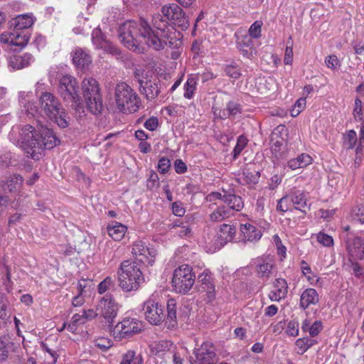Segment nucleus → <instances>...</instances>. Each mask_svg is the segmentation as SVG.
Here are the masks:
<instances>
[{
    "label": "nucleus",
    "instance_id": "obj_1",
    "mask_svg": "<svg viewBox=\"0 0 364 364\" xmlns=\"http://www.w3.org/2000/svg\"><path fill=\"white\" fill-rule=\"evenodd\" d=\"M163 16L156 14L153 16V25L156 29L153 31L146 21L141 18L139 21H128L124 22L119 30L122 43L128 49L141 53L146 46L154 50L163 49L167 44H173L170 38L168 21L178 26L186 23L181 8L176 4L165 5L161 8Z\"/></svg>",
    "mask_w": 364,
    "mask_h": 364
},
{
    "label": "nucleus",
    "instance_id": "obj_2",
    "mask_svg": "<svg viewBox=\"0 0 364 364\" xmlns=\"http://www.w3.org/2000/svg\"><path fill=\"white\" fill-rule=\"evenodd\" d=\"M9 139L34 160L41 157L44 149H51L60 144L53 131L44 126H14L9 134Z\"/></svg>",
    "mask_w": 364,
    "mask_h": 364
},
{
    "label": "nucleus",
    "instance_id": "obj_3",
    "mask_svg": "<svg viewBox=\"0 0 364 364\" xmlns=\"http://www.w3.org/2000/svg\"><path fill=\"white\" fill-rule=\"evenodd\" d=\"M19 103L25 112L31 117L40 114L57 124L61 128L68 127L67 112L61 105L59 100L51 92H43L39 97V105L34 100L32 92L20 91Z\"/></svg>",
    "mask_w": 364,
    "mask_h": 364
},
{
    "label": "nucleus",
    "instance_id": "obj_4",
    "mask_svg": "<svg viewBox=\"0 0 364 364\" xmlns=\"http://www.w3.org/2000/svg\"><path fill=\"white\" fill-rule=\"evenodd\" d=\"M119 286L124 292L135 291L144 282L141 270L136 262L125 260L117 272Z\"/></svg>",
    "mask_w": 364,
    "mask_h": 364
},
{
    "label": "nucleus",
    "instance_id": "obj_5",
    "mask_svg": "<svg viewBox=\"0 0 364 364\" xmlns=\"http://www.w3.org/2000/svg\"><path fill=\"white\" fill-rule=\"evenodd\" d=\"M114 97L117 109L124 114L136 112L141 105V100L137 94L124 82L117 85Z\"/></svg>",
    "mask_w": 364,
    "mask_h": 364
},
{
    "label": "nucleus",
    "instance_id": "obj_6",
    "mask_svg": "<svg viewBox=\"0 0 364 364\" xmlns=\"http://www.w3.org/2000/svg\"><path fill=\"white\" fill-rule=\"evenodd\" d=\"M82 90L87 109L94 114L100 113L103 105L97 81L92 77L85 78Z\"/></svg>",
    "mask_w": 364,
    "mask_h": 364
},
{
    "label": "nucleus",
    "instance_id": "obj_7",
    "mask_svg": "<svg viewBox=\"0 0 364 364\" xmlns=\"http://www.w3.org/2000/svg\"><path fill=\"white\" fill-rule=\"evenodd\" d=\"M195 281L196 275L192 267L188 264H182L173 272L172 287L176 292L186 294L191 289Z\"/></svg>",
    "mask_w": 364,
    "mask_h": 364
},
{
    "label": "nucleus",
    "instance_id": "obj_8",
    "mask_svg": "<svg viewBox=\"0 0 364 364\" xmlns=\"http://www.w3.org/2000/svg\"><path fill=\"white\" fill-rule=\"evenodd\" d=\"M58 91L65 102H72V105L78 107L81 105L78 93V82L75 77L65 75L60 79Z\"/></svg>",
    "mask_w": 364,
    "mask_h": 364
},
{
    "label": "nucleus",
    "instance_id": "obj_9",
    "mask_svg": "<svg viewBox=\"0 0 364 364\" xmlns=\"http://www.w3.org/2000/svg\"><path fill=\"white\" fill-rule=\"evenodd\" d=\"M132 254L135 259L140 263L151 266L155 261L156 250L144 242L137 240L132 245Z\"/></svg>",
    "mask_w": 364,
    "mask_h": 364
},
{
    "label": "nucleus",
    "instance_id": "obj_10",
    "mask_svg": "<svg viewBox=\"0 0 364 364\" xmlns=\"http://www.w3.org/2000/svg\"><path fill=\"white\" fill-rule=\"evenodd\" d=\"M143 328L142 322L135 318H124L114 328V337L122 338H129L134 334L139 333Z\"/></svg>",
    "mask_w": 364,
    "mask_h": 364
},
{
    "label": "nucleus",
    "instance_id": "obj_11",
    "mask_svg": "<svg viewBox=\"0 0 364 364\" xmlns=\"http://www.w3.org/2000/svg\"><path fill=\"white\" fill-rule=\"evenodd\" d=\"M119 309V304L111 294H105L99 301L97 311L107 322L112 323L117 317Z\"/></svg>",
    "mask_w": 364,
    "mask_h": 364
},
{
    "label": "nucleus",
    "instance_id": "obj_12",
    "mask_svg": "<svg viewBox=\"0 0 364 364\" xmlns=\"http://www.w3.org/2000/svg\"><path fill=\"white\" fill-rule=\"evenodd\" d=\"M143 310L145 319L152 325H160L165 319L164 306L152 298L144 302Z\"/></svg>",
    "mask_w": 364,
    "mask_h": 364
},
{
    "label": "nucleus",
    "instance_id": "obj_13",
    "mask_svg": "<svg viewBox=\"0 0 364 364\" xmlns=\"http://www.w3.org/2000/svg\"><path fill=\"white\" fill-rule=\"evenodd\" d=\"M235 235V228L233 225L223 224L220 226L219 230L210 242L209 250L215 252L220 250L225 244L232 241Z\"/></svg>",
    "mask_w": 364,
    "mask_h": 364
},
{
    "label": "nucleus",
    "instance_id": "obj_14",
    "mask_svg": "<svg viewBox=\"0 0 364 364\" xmlns=\"http://www.w3.org/2000/svg\"><path fill=\"white\" fill-rule=\"evenodd\" d=\"M193 354L190 358L191 364H215V353L209 342H204L199 348H195Z\"/></svg>",
    "mask_w": 364,
    "mask_h": 364
},
{
    "label": "nucleus",
    "instance_id": "obj_15",
    "mask_svg": "<svg viewBox=\"0 0 364 364\" xmlns=\"http://www.w3.org/2000/svg\"><path fill=\"white\" fill-rule=\"evenodd\" d=\"M198 283L201 293L208 302H210L215 298V284L213 276L210 271L205 269L198 276Z\"/></svg>",
    "mask_w": 364,
    "mask_h": 364
},
{
    "label": "nucleus",
    "instance_id": "obj_16",
    "mask_svg": "<svg viewBox=\"0 0 364 364\" xmlns=\"http://www.w3.org/2000/svg\"><path fill=\"white\" fill-rule=\"evenodd\" d=\"M251 265L257 276L263 281H267L273 272L274 261L270 256H263L252 260Z\"/></svg>",
    "mask_w": 364,
    "mask_h": 364
},
{
    "label": "nucleus",
    "instance_id": "obj_17",
    "mask_svg": "<svg viewBox=\"0 0 364 364\" xmlns=\"http://www.w3.org/2000/svg\"><path fill=\"white\" fill-rule=\"evenodd\" d=\"M29 37L23 31L14 28L12 32L3 33L0 35V41L14 49H21L26 46Z\"/></svg>",
    "mask_w": 364,
    "mask_h": 364
},
{
    "label": "nucleus",
    "instance_id": "obj_18",
    "mask_svg": "<svg viewBox=\"0 0 364 364\" xmlns=\"http://www.w3.org/2000/svg\"><path fill=\"white\" fill-rule=\"evenodd\" d=\"M92 43L96 49L112 55L119 53L117 48L105 38L99 28H95L92 32Z\"/></svg>",
    "mask_w": 364,
    "mask_h": 364
},
{
    "label": "nucleus",
    "instance_id": "obj_19",
    "mask_svg": "<svg viewBox=\"0 0 364 364\" xmlns=\"http://www.w3.org/2000/svg\"><path fill=\"white\" fill-rule=\"evenodd\" d=\"M348 257L350 262L364 258V241L360 237L349 240L347 244Z\"/></svg>",
    "mask_w": 364,
    "mask_h": 364
},
{
    "label": "nucleus",
    "instance_id": "obj_20",
    "mask_svg": "<svg viewBox=\"0 0 364 364\" xmlns=\"http://www.w3.org/2000/svg\"><path fill=\"white\" fill-rule=\"evenodd\" d=\"M288 284L286 279H276L273 284V289L269 294V298L272 301H279L287 296Z\"/></svg>",
    "mask_w": 364,
    "mask_h": 364
},
{
    "label": "nucleus",
    "instance_id": "obj_21",
    "mask_svg": "<svg viewBox=\"0 0 364 364\" xmlns=\"http://www.w3.org/2000/svg\"><path fill=\"white\" fill-rule=\"evenodd\" d=\"M35 61L34 57L28 53L14 55L9 58V66L13 70H20L28 67Z\"/></svg>",
    "mask_w": 364,
    "mask_h": 364
},
{
    "label": "nucleus",
    "instance_id": "obj_22",
    "mask_svg": "<svg viewBox=\"0 0 364 364\" xmlns=\"http://www.w3.org/2000/svg\"><path fill=\"white\" fill-rule=\"evenodd\" d=\"M240 230V237L245 242H254L258 241L262 237L261 231L250 223L241 224Z\"/></svg>",
    "mask_w": 364,
    "mask_h": 364
},
{
    "label": "nucleus",
    "instance_id": "obj_23",
    "mask_svg": "<svg viewBox=\"0 0 364 364\" xmlns=\"http://www.w3.org/2000/svg\"><path fill=\"white\" fill-rule=\"evenodd\" d=\"M318 301L319 295L317 291L313 288H307L301 294L299 306L306 309L311 305H316Z\"/></svg>",
    "mask_w": 364,
    "mask_h": 364
},
{
    "label": "nucleus",
    "instance_id": "obj_24",
    "mask_svg": "<svg viewBox=\"0 0 364 364\" xmlns=\"http://www.w3.org/2000/svg\"><path fill=\"white\" fill-rule=\"evenodd\" d=\"M237 45L242 55L247 58H251L255 52L252 38L248 35L238 37Z\"/></svg>",
    "mask_w": 364,
    "mask_h": 364
},
{
    "label": "nucleus",
    "instance_id": "obj_25",
    "mask_svg": "<svg viewBox=\"0 0 364 364\" xmlns=\"http://www.w3.org/2000/svg\"><path fill=\"white\" fill-rule=\"evenodd\" d=\"M73 63L77 68L83 69L92 63V58L83 49L76 48L73 53Z\"/></svg>",
    "mask_w": 364,
    "mask_h": 364
},
{
    "label": "nucleus",
    "instance_id": "obj_26",
    "mask_svg": "<svg viewBox=\"0 0 364 364\" xmlns=\"http://www.w3.org/2000/svg\"><path fill=\"white\" fill-rule=\"evenodd\" d=\"M23 181L21 176L14 174L9 176L6 181H2L1 187L5 192L16 193L21 188Z\"/></svg>",
    "mask_w": 364,
    "mask_h": 364
},
{
    "label": "nucleus",
    "instance_id": "obj_27",
    "mask_svg": "<svg viewBox=\"0 0 364 364\" xmlns=\"http://www.w3.org/2000/svg\"><path fill=\"white\" fill-rule=\"evenodd\" d=\"M109 235L115 241L122 240L127 232V227L116 221L110 223L107 228Z\"/></svg>",
    "mask_w": 364,
    "mask_h": 364
},
{
    "label": "nucleus",
    "instance_id": "obj_28",
    "mask_svg": "<svg viewBox=\"0 0 364 364\" xmlns=\"http://www.w3.org/2000/svg\"><path fill=\"white\" fill-rule=\"evenodd\" d=\"M167 316H165L166 325L168 328H174L177 326V316H176V300L171 299L167 301L166 305Z\"/></svg>",
    "mask_w": 364,
    "mask_h": 364
},
{
    "label": "nucleus",
    "instance_id": "obj_29",
    "mask_svg": "<svg viewBox=\"0 0 364 364\" xmlns=\"http://www.w3.org/2000/svg\"><path fill=\"white\" fill-rule=\"evenodd\" d=\"M312 158L307 154H301L288 161L287 166L291 170L304 168L312 163Z\"/></svg>",
    "mask_w": 364,
    "mask_h": 364
},
{
    "label": "nucleus",
    "instance_id": "obj_30",
    "mask_svg": "<svg viewBox=\"0 0 364 364\" xmlns=\"http://www.w3.org/2000/svg\"><path fill=\"white\" fill-rule=\"evenodd\" d=\"M33 23L34 18L31 14H21L14 18L12 25L15 29L22 31L30 28Z\"/></svg>",
    "mask_w": 364,
    "mask_h": 364
},
{
    "label": "nucleus",
    "instance_id": "obj_31",
    "mask_svg": "<svg viewBox=\"0 0 364 364\" xmlns=\"http://www.w3.org/2000/svg\"><path fill=\"white\" fill-rule=\"evenodd\" d=\"M294 208L301 210L306 206V194L300 190H291L289 193Z\"/></svg>",
    "mask_w": 364,
    "mask_h": 364
},
{
    "label": "nucleus",
    "instance_id": "obj_32",
    "mask_svg": "<svg viewBox=\"0 0 364 364\" xmlns=\"http://www.w3.org/2000/svg\"><path fill=\"white\" fill-rule=\"evenodd\" d=\"M222 200L228 206L230 210H231L240 211L244 207V203L241 197L235 195H223Z\"/></svg>",
    "mask_w": 364,
    "mask_h": 364
},
{
    "label": "nucleus",
    "instance_id": "obj_33",
    "mask_svg": "<svg viewBox=\"0 0 364 364\" xmlns=\"http://www.w3.org/2000/svg\"><path fill=\"white\" fill-rule=\"evenodd\" d=\"M140 84L142 92L148 100H153L159 95L160 90L157 83L149 81L146 82L144 85L142 82Z\"/></svg>",
    "mask_w": 364,
    "mask_h": 364
},
{
    "label": "nucleus",
    "instance_id": "obj_34",
    "mask_svg": "<svg viewBox=\"0 0 364 364\" xmlns=\"http://www.w3.org/2000/svg\"><path fill=\"white\" fill-rule=\"evenodd\" d=\"M301 329L304 332L308 331L310 336L312 337L311 338H313L321 331L323 329V324L320 321H316L311 324L309 321L306 319L302 323Z\"/></svg>",
    "mask_w": 364,
    "mask_h": 364
},
{
    "label": "nucleus",
    "instance_id": "obj_35",
    "mask_svg": "<svg viewBox=\"0 0 364 364\" xmlns=\"http://www.w3.org/2000/svg\"><path fill=\"white\" fill-rule=\"evenodd\" d=\"M300 268L302 272V274L306 278V280L311 285L315 286L320 280V277H318L315 273H314L311 270L310 266L307 264L306 262L302 260L300 263Z\"/></svg>",
    "mask_w": 364,
    "mask_h": 364
},
{
    "label": "nucleus",
    "instance_id": "obj_36",
    "mask_svg": "<svg viewBox=\"0 0 364 364\" xmlns=\"http://www.w3.org/2000/svg\"><path fill=\"white\" fill-rule=\"evenodd\" d=\"M318 341L315 338H310L308 337L301 338L296 340L295 345L298 350V353L302 355L308 350L311 346L317 343Z\"/></svg>",
    "mask_w": 364,
    "mask_h": 364
},
{
    "label": "nucleus",
    "instance_id": "obj_37",
    "mask_svg": "<svg viewBox=\"0 0 364 364\" xmlns=\"http://www.w3.org/2000/svg\"><path fill=\"white\" fill-rule=\"evenodd\" d=\"M230 209L225 206L218 207L210 215V218L213 222H220L230 216Z\"/></svg>",
    "mask_w": 364,
    "mask_h": 364
},
{
    "label": "nucleus",
    "instance_id": "obj_38",
    "mask_svg": "<svg viewBox=\"0 0 364 364\" xmlns=\"http://www.w3.org/2000/svg\"><path fill=\"white\" fill-rule=\"evenodd\" d=\"M121 364H143V359L140 355L134 351L129 350L123 355Z\"/></svg>",
    "mask_w": 364,
    "mask_h": 364
},
{
    "label": "nucleus",
    "instance_id": "obj_39",
    "mask_svg": "<svg viewBox=\"0 0 364 364\" xmlns=\"http://www.w3.org/2000/svg\"><path fill=\"white\" fill-rule=\"evenodd\" d=\"M85 320L82 314H75L71 318L67 326V329L71 333H75L77 327L85 323Z\"/></svg>",
    "mask_w": 364,
    "mask_h": 364
},
{
    "label": "nucleus",
    "instance_id": "obj_40",
    "mask_svg": "<svg viewBox=\"0 0 364 364\" xmlns=\"http://www.w3.org/2000/svg\"><path fill=\"white\" fill-rule=\"evenodd\" d=\"M293 207L294 208V205L291 202L289 195L287 194L278 200L277 210L283 213L291 210Z\"/></svg>",
    "mask_w": 364,
    "mask_h": 364
},
{
    "label": "nucleus",
    "instance_id": "obj_41",
    "mask_svg": "<svg viewBox=\"0 0 364 364\" xmlns=\"http://www.w3.org/2000/svg\"><path fill=\"white\" fill-rule=\"evenodd\" d=\"M168 344L164 341L154 342L149 346L150 351L152 355L162 356L166 350Z\"/></svg>",
    "mask_w": 364,
    "mask_h": 364
},
{
    "label": "nucleus",
    "instance_id": "obj_42",
    "mask_svg": "<svg viewBox=\"0 0 364 364\" xmlns=\"http://www.w3.org/2000/svg\"><path fill=\"white\" fill-rule=\"evenodd\" d=\"M196 80L194 77H188L184 85L183 96L186 99H191L193 97L196 88Z\"/></svg>",
    "mask_w": 364,
    "mask_h": 364
},
{
    "label": "nucleus",
    "instance_id": "obj_43",
    "mask_svg": "<svg viewBox=\"0 0 364 364\" xmlns=\"http://www.w3.org/2000/svg\"><path fill=\"white\" fill-rule=\"evenodd\" d=\"M67 66L65 64L55 65L50 68L48 71V77L50 82L55 80L63 74Z\"/></svg>",
    "mask_w": 364,
    "mask_h": 364
},
{
    "label": "nucleus",
    "instance_id": "obj_44",
    "mask_svg": "<svg viewBox=\"0 0 364 364\" xmlns=\"http://www.w3.org/2000/svg\"><path fill=\"white\" fill-rule=\"evenodd\" d=\"M248 142V140L246 136L244 135H240L238 136L237 139V144L233 149V158L237 159L243 149L245 148Z\"/></svg>",
    "mask_w": 364,
    "mask_h": 364
},
{
    "label": "nucleus",
    "instance_id": "obj_45",
    "mask_svg": "<svg viewBox=\"0 0 364 364\" xmlns=\"http://www.w3.org/2000/svg\"><path fill=\"white\" fill-rule=\"evenodd\" d=\"M316 241L326 247H330L333 245V239L332 236L323 232H319L316 234Z\"/></svg>",
    "mask_w": 364,
    "mask_h": 364
},
{
    "label": "nucleus",
    "instance_id": "obj_46",
    "mask_svg": "<svg viewBox=\"0 0 364 364\" xmlns=\"http://www.w3.org/2000/svg\"><path fill=\"white\" fill-rule=\"evenodd\" d=\"M306 100L305 97H301L296 100L290 110V114L293 117L298 116L306 107Z\"/></svg>",
    "mask_w": 364,
    "mask_h": 364
},
{
    "label": "nucleus",
    "instance_id": "obj_47",
    "mask_svg": "<svg viewBox=\"0 0 364 364\" xmlns=\"http://www.w3.org/2000/svg\"><path fill=\"white\" fill-rule=\"evenodd\" d=\"M226 111L228 114V117L232 116L236 117L242 113V107L238 103L230 101L226 105Z\"/></svg>",
    "mask_w": 364,
    "mask_h": 364
},
{
    "label": "nucleus",
    "instance_id": "obj_48",
    "mask_svg": "<svg viewBox=\"0 0 364 364\" xmlns=\"http://www.w3.org/2000/svg\"><path fill=\"white\" fill-rule=\"evenodd\" d=\"M357 141V134L353 130L348 131L344 136V145L348 149L354 147Z\"/></svg>",
    "mask_w": 364,
    "mask_h": 364
},
{
    "label": "nucleus",
    "instance_id": "obj_49",
    "mask_svg": "<svg viewBox=\"0 0 364 364\" xmlns=\"http://www.w3.org/2000/svg\"><path fill=\"white\" fill-rule=\"evenodd\" d=\"M352 219L360 223H364V204L355 207L352 210Z\"/></svg>",
    "mask_w": 364,
    "mask_h": 364
},
{
    "label": "nucleus",
    "instance_id": "obj_50",
    "mask_svg": "<svg viewBox=\"0 0 364 364\" xmlns=\"http://www.w3.org/2000/svg\"><path fill=\"white\" fill-rule=\"evenodd\" d=\"M262 23L259 21H255L249 28V36L250 38H258L261 36V28Z\"/></svg>",
    "mask_w": 364,
    "mask_h": 364
},
{
    "label": "nucleus",
    "instance_id": "obj_51",
    "mask_svg": "<svg viewBox=\"0 0 364 364\" xmlns=\"http://www.w3.org/2000/svg\"><path fill=\"white\" fill-rule=\"evenodd\" d=\"M225 71L228 76L235 80L238 79L242 75L240 68L236 65H227Z\"/></svg>",
    "mask_w": 364,
    "mask_h": 364
},
{
    "label": "nucleus",
    "instance_id": "obj_52",
    "mask_svg": "<svg viewBox=\"0 0 364 364\" xmlns=\"http://www.w3.org/2000/svg\"><path fill=\"white\" fill-rule=\"evenodd\" d=\"M176 232L180 237H189L191 235V229L188 223H176Z\"/></svg>",
    "mask_w": 364,
    "mask_h": 364
},
{
    "label": "nucleus",
    "instance_id": "obj_53",
    "mask_svg": "<svg viewBox=\"0 0 364 364\" xmlns=\"http://www.w3.org/2000/svg\"><path fill=\"white\" fill-rule=\"evenodd\" d=\"M325 63L328 68L337 70L341 67V62L335 55H330L326 57Z\"/></svg>",
    "mask_w": 364,
    "mask_h": 364
},
{
    "label": "nucleus",
    "instance_id": "obj_54",
    "mask_svg": "<svg viewBox=\"0 0 364 364\" xmlns=\"http://www.w3.org/2000/svg\"><path fill=\"white\" fill-rule=\"evenodd\" d=\"M113 286V280L111 277H106L103 281H102L98 285V292L100 294L105 293L108 289H109Z\"/></svg>",
    "mask_w": 364,
    "mask_h": 364
},
{
    "label": "nucleus",
    "instance_id": "obj_55",
    "mask_svg": "<svg viewBox=\"0 0 364 364\" xmlns=\"http://www.w3.org/2000/svg\"><path fill=\"white\" fill-rule=\"evenodd\" d=\"M287 333L290 336H296L299 335V323L296 321H290L287 326Z\"/></svg>",
    "mask_w": 364,
    "mask_h": 364
},
{
    "label": "nucleus",
    "instance_id": "obj_56",
    "mask_svg": "<svg viewBox=\"0 0 364 364\" xmlns=\"http://www.w3.org/2000/svg\"><path fill=\"white\" fill-rule=\"evenodd\" d=\"M171 166L170 160L166 157H162L159 159L158 163L159 171L163 174L166 173Z\"/></svg>",
    "mask_w": 364,
    "mask_h": 364
},
{
    "label": "nucleus",
    "instance_id": "obj_57",
    "mask_svg": "<svg viewBox=\"0 0 364 364\" xmlns=\"http://www.w3.org/2000/svg\"><path fill=\"white\" fill-rule=\"evenodd\" d=\"M12 154L11 152H4L0 154V166L8 167L12 162Z\"/></svg>",
    "mask_w": 364,
    "mask_h": 364
},
{
    "label": "nucleus",
    "instance_id": "obj_58",
    "mask_svg": "<svg viewBox=\"0 0 364 364\" xmlns=\"http://www.w3.org/2000/svg\"><path fill=\"white\" fill-rule=\"evenodd\" d=\"M95 344L99 348L104 350L109 349L112 346V341L106 338H97L95 341Z\"/></svg>",
    "mask_w": 364,
    "mask_h": 364
},
{
    "label": "nucleus",
    "instance_id": "obj_59",
    "mask_svg": "<svg viewBox=\"0 0 364 364\" xmlns=\"http://www.w3.org/2000/svg\"><path fill=\"white\" fill-rule=\"evenodd\" d=\"M283 146V143L281 141L277 140L272 144L271 151L272 154L276 158H279L282 156V149Z\"/></svg>",
    "mask_w": 364,
    "mask_h": 364
},
{
    "label": "nucleus",
    "instance_id": "obj_60",
    "mask_svg": "<svg viewBox=\"0 0 364 364\" xmlns=\"http://www.w3.org/2000/svg\"><path fill=\"white\" fill-rule=\"evenodd\" d=\"M172 212L175 215L182 217L185 214L186 210L181 202L176 201L172 204Z\"/></svg>",
    "mask_w": 364,
    "mask_h": 364
},
{
    "label": "nucleus",
    "instance_id": "obj_61",
    "mask_svg": "<svg viewBox=\"0 0 364 364\" xmlns=\"http://www.w3.org/2000/svg\"><path fill=\"white\" fill-rule=\"evenodd\" d=\"M144 127L149 131H154L157 129L159 126V120L155 117H151L149 118L144 124Z\"/></svg>",
    "mask_w": 364,
    "mask_h": 364
},
{
    "label": "nucleus",
    "instance_id": "obj_62",
    "mask_svg": "<svg viewBox=\"0 0 364 364\" xmlns=\"http://www.w3.org/2000/svg\"><path fill=\"white\" fill-rule=\"evenodd\" d=\"M92 282L90 280L82 279L78 281L77 284V294H85L86 289Z\"/></svg>",
    "mask_w": 364,
    "mask_h": 364
},
{
    "label": "nucleus",
    "instance_id": "obj_63",
    "mask_svg": "<svg viewBox=\"0 0 364 364\" xmlns=\"http://www.w3.org/2000/svg\"><path fill=\"white\" fill-rule=\"evenodd\" d=\"M351 268L355 277L358 278L364 277V269L355 261L351 262Z\"/></svg>",
    "mask_w": 364,
    "mask_h": 364
},
{
    "label": "nucleus",
    "instance_id": "obj_64",
    "mask_svg": "<svg viewBox=\"0 0 364 364\" xmlns=\"http://www.w3.org/2000/svg\"><path fill=\"white\" fill-rule=\"evenodd\" d=\"M174 168L177 173H184L187 171L186 164L181 159H176L174 162Z\"/></svg>",
    "mask_w": 364,
    "mask_h": 364
}]
</instances>
